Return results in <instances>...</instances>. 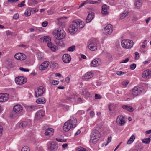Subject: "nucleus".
Instances as JSON below:
<instances>
[{
    "label": "nucleus",
    "instance_id": "1",
    "mask_svg": "<svg viewBox=\"0 0 151 151\" xmlns=\"http://www.w3.org/2000/svg\"><path fill=\"white\" fill-rule=\"evenodd\" d=\"M77 120L74 117H72L65 122L63 127V130L65 131H68L70 129L75 128L77 125Z\"/></svg>",
    "mask_w": 151,
    "mask_h": 151
},
{
    "label": "nucleus",
    "instance_id": "2",
    "mask_svg": "<svg viewBox=\"0 0 151 151\" xmlns=\"http://www.w3.org/2000/svg\"><path fill=\"white\" fill-rule=\"evenodd\" d=\"M52 34L54 37L57 40L63 39L66 35V33L64 30L60 28L54 30Z\"/></svg>",
    "mask_w": 151,
    "mask_h": 151
},
{
    "label": "nucleus",
    "instance_id": "3",
    "mask_svg": "<svg viewBox=\"0 0 151 151\" xmlns=\"http://www.w3.org/2000/svg\"><path fill=\"white\" fill-rule=\"evenodd\" d=\"M100 137V134L97 130H93L91 134L90 141L95 144L98 141Z\"/></svg>",
    "mask_w": 151,
    "mask_h": 151
},
{
    "label": "nucleus",
    "instance_id": "4",
    "mask_svg": "<svg viewBox=\"0 0 151 151\" xmlns=\"http://www.w3.org/2000/svg\"><path fill=\"white\" fill-rule=\"evenodd\" d=\"M141 88L138 86H135L131 91L130 98V99H132L135 97L139 95L142 93Z\"/></svg>",
    "mask_w": 151,
    "mask_h": 151
},
{
    "label": "nucleus",
    "instance_id": "5",
    "mask_svg": "<svg viewBox=\"0 0 151 151\" xmlns=\"http://www.w3.org/2000/svg\"><path fill=\"white\" fill-rule=\"evenodd\" d=\"M98 41L95 39H90L88 42L89 49L92 51H95L97 49Z\"/></svg>",
    "mask_w": 151,
    "mask_h": 151
},
{
    "label": "nucleus",
    "instance_id": "6",
    "mask_svg": "<svg viewBox=\"0 0 151 151\" xmlns=\"http://www.w3.org/2000/svg\"><path fill=\"white\" fill-rule=\"evenodd\" d=\"M121 44L122 47L125 49L132 48L134 44L133 41L130 40H123L122 41Z\"/></svg>",
    "mask_w": 151,
    "mask_h": 151
},
{
    "label": "nucleus",
    "instance_id": "7",
    "mask_svg": "<svg viewBox=\"0 0 151 151\" xmlns=\"http://www.w3.org/2000/svg\"><path fill=\"white\" fill-rule=\"evenodd\" d=\"M22 110L23 107L21 105L19 104L15 105L13 107L14 112L13 113V117H16L22 111Z\"/></svg>",
    "mask_w": 151,
    "mask_h": 151
},
{
    "label": "nucleus",
    "instance_id": "8",
    "mask_svg": "<svg viewBox=\"0 0 151 151\" xmlns=\"http://www.w3.org/2000/svg\"><path fill=\"white\" fill-rule=\"evenodd\" d=\"M45 91V89L43 87H39L35 90V96L36 97L41 96L44 93Z\"/></svg>",
    "mask_w": 151,
    "mask_h": 151
},
{
    "label": "nucleus",
    "instance_id": "9",
    "mask_svg": "<svg viewBox=\"0 0 151 151\" xmlns=\"http://www.w3.org/2000/svg\"><path fill=\"white\" fill-rule=\"evenodd\" d=\"M58 147V145L56 142L52 144L50 142L48 143L47 145L48 151H55Z\"/></svg>",
    "mask_w": 151,
    "mask_h": 151
},
{
    "label": "nucleus",
    "instance_id": "10",
    "mask_svg": "<svg viewBox=\"0 0 151 151\" xmlns=\"http://www.w3.org/2000/svg\"><path fill=\"white\" fill-rule=\"evenodd\" d=\"M26 78L24 77L19 76L15 78L16 83L19 85L24 84L27 82Z\"/></svg>",
    "mask_w": 151,
    "mask_h": 151
},
{
    "label": "nucleus",
    "instance_id": "11",
    "mask_svg": "<svg viewBox=\"0 0 151 151\" xmlns=\"http://www.w3.org/2000/svg\"><path fill=\"white\" fill-rule=\"evenodd\" d=\"M78 27L73 22V24L70 25L68 29V32L73 34L75 33L78 31Z\"/></svg>",
    "mask_w": 151,
    "mask_h": 151
},
{
    "label": "nucleus",
    "instance_id": "12",
    "mask_svg": "<svg viewBox=\"0 0 151 151\" xmlns=\"http://www.w3.org/2000/svg\"><path fill=\"white\" fill-rule=\"evenodd\" d=\"M31 124L32 120L31 119H29L21 122L19 127L20 128H24L26 127H29Z\"/></svg>",
    "mask_w": 151,
    "mask_h": 151
},
{
    "label": "nucleus",
    "instance_id": "13",
    "mask_svg": "<svg viewBox=\"0 0 151 151\" xmlns=\"http://www.w3.org/2000/svg\"><path fill=\"white\" fill-rule=\"evenodd\" d=\"M14 57L17 60H23L26 59V56L24 54L19 53L16 54L15 55Z\"/></svg>",
    "mask_w": 151,
    "mask_h": 151
},
{
    "label": "nucleus",
    "instance_id": "14",
    "mask_svg": "<svg viewBox=\"0 0 151 151\" xmlns=\"http://www.w3.org/2000/svg\"><path fill=\"white\" fill-rule=\"evenodd\" d=\"M124 118L123 116H118L116 119V123L117 124L121 126L123 125L125 123L124 120Z\"/></svg>",
    "mask_w": 151,
    "mask_h": 151
},
{
    "label": "nucleus",
    "instance_id": "15",
    "mask_svg": "<svg viewBox=\"0 0 151 151\" xmlns=\"http://www.w3.org/2000/svg\"><path fill=\"white\" fill-rule=\"evenodd\" d=\"M45 115V112L43 110H40L38 111L35 114V118L36 120H39Z\"/></svg>",
    "mask_w": 151,
    "mask_h": 151
},
{
    "label": "nucleus",
    "instance_id": "16",
    "mask_svg": "<svg viewBox=\"0 0 151 151\" xmlns=\"http://www.w3.org/2000/svg\"><path fill=\"white\" fill-rule=\"evenodd\" d=\"M105 33L109 35L113 31L112 26L111 24H108L104 28Z\"/></svg>",
    "mask_w": 151,
    "mask_h": 151
},
{
    "label": "nucleus",
    "instance_id": "17",
    "mask_svg": "<svg viewBox=\"0 0 151 151\" xmlns=\"http://www.w3.org/2000/svg\"><path fill=\"white\" fill-rule=\"evenodd\" d=\"M54 132V129L51 128H48L47 129L45 132L44 134L46 136H52Z\"/></svg>",
    "mask_w": 151,
    "mask_h": 151
},
{
    "label": "nucleus",
    "instance_id": "18",
    "mask_svg": "<svg viewBox=\"0 0 151 151\" xmlns=\"http://www.w3.org/2000/svg\"><path fill=\"white\" fill-rule=\"evenodd\" d=\"M9 98V95L7 93L0 94V101L4 102L8 100Z\"/></svg>",
    "mask_w": 151,
    "mask_h": 151
},
{
    "label": "nucleus",
    "instance_id": "19",
    "mask_svg": "<svg viewBox=\"0 0 151 151\" xmlns=\"http://www.w3.org/2000/svg\"><path fill=\"white\" fill-rule=\"evenodd\" d=\"M49 63L48 61H44L39 67V69L44 70L46 69L48 66Z\"/></svg>",
    "mask_w": 151,
    "mask_h": 151
},
{
    "label": "nucleus",
    "instance_id": "20",
    "mask_svg": "<svg viewBox=\"0 0 151 151\" xmlns=\"http://www.w3.org/2000/svg\"><path fill=\"white\" fill-rule=\"evenodd\" d=\"M100 60L99 58H96L93 60L91 63V67H96L99 65L100 63L99 61Z\"/></svg>",
    "mask_w": 151,
    "mask_h": 151
},
{
    "label": "nucleus",
    "instance_id": "21",
    "mask_svg": "<svg viewBox=\"0 0 151 151\" xmlns=\"http://www.w3.org/2000/svg\"><path fill=\"white\" fill-rule=\"evenodd\" d=\"M40 41L41 42L42 41L44 42L47 44L51 42V38L49 36H44L40 38Z\"/></svg>",
    "mask_w": 151,
    "mask_h": 151
},
{
    "label": "nucleus",
    "instance_id": "22",
    "mask_svg": "<svg viewBox=\"0 0 151 151\" xmlns=\"http://www.w3.org/2000/svg\"><path fill=\"white\" fill-rule=\"evenodd\" d=\"M62 58L63 62L65 63H69L71 59L70 55L67 54H64Z\"/></svg>",
    "mask_w": 151,
    "mask_h": 151
},
{
    "label": "nucleus",
    "instance_id": "23",
    "mask_svg": "<svg viewBox=\"0 0 151 151\" xmlns=\"http://www.w3.org/2000/svg\"><path fill=\"white\" fill-rule=\"evenodd\" d=\"M94 17V13L92 12L89 13L87 17L86 21L87 23L90 22L93 19Z\"/></svg>",
    "mask_w": 151,
    "mask_h": 151
},
{
    "label": "nucleus",
    "instance_id": "24",
    "mask_svg": "<svg viewBox=\"0 0 151 151\" xmlns=\"http://www.w3.org/2000/svg\"><path fill=\"white\" fill-rule=\"evenodd\" d=\"M93 76V73L92 72H88L86 73L84 76L85 79L88 80L92 78Z\"/></svg>",
    "mask_w": 151,
    "mask_h": 151
},
{
    "label": "nucleus",
    "instance_id": "25",
    "mask_svg": "<svg viewBox=\"0 0 151 151\" xmlns=\"http://www.w3.org/2000/svg\"><path fill=\"white\" fill-rule=\"evenodd\" d=\"M74 23L78 27H79L80 28H83L84 26L83 22L80 20L74 22Z\"/></svg>",
    "mask_w": 151,
    "mask_h": 151
},
{
    "label": "nucleus",
    "instance_id": "26",
    "mask_svg": "<svg viewBox=\"0 0 151 151\" xmlns=\"http://www.w3.org/2000/svg\"><path fill=\"white\" fill-rule=\"evenodd\" d=\"M102 13L103 14L106 15L108 13V10L109 9V6L106 5H104L102 6Z\"/></svg>",
    "mask_w": 151,
    "mask_h": 151
},
{
    "label": "nucleus",
    "instance_id": "27",
    "mask_svg": "<svg viewBox=\"0 0 151 151\" xmlns=\"http://www.w3.org/2000/svg\"><path fill=\"white\" fill-rule=\"evenodd\" d=\"M151 74V71L149 70H145L142 74V76L144 78H147Z\"/></svg>",
    "mask_w": 151,
    "mask_h": 151
},
{
    "label": "nucleus",
    "instance_id": "28",
    "mask_svg": "<svg viewBox=\"0 0 151 151\" xmlns=\"http://www.w3.org/2000/svg\"><path fill=\"white\" fill-rule=\"evenodd\" d=\"M122 108L128 111L129 112H132L134 111L133 108L130 106L128 105H123L122 106Z\"/></svg>",
    "mask_w": 151,
    "mask_h": 151
},
{
    "label": "nucleus",
    "instance_id": "29",
    "mask_svg": "<svg viewBox=\"0 0 151 151\" xmlns=\"http://www.w3.org/2000/svg\"><path fill=\"white\" fill-rule=\"evenodd\" d=\"M46 102V99L44 97L38 98L36 100V103L39 104H43Z\"/></svg>",
    "mask_w": 151,
    "mask_h": 151
},
{
    "label": "nucleus",
    "instance_id": "30",
    "mask_svg": "<svg viewBox=\"0 0 151 151\" xmlns=\"http://www.w3.org/2000/svg\"><path fill=\"white\" fill-rule=\"evenodd\" d=\"M37 106L31 105L27 107V110L29 111H32L38 108Z\"/></svg>",
    "mask_w": 151,
    "mask_h": 151
},
{
    "label": "nucleus",
    "instance_id": "31",
    "mask_svg": "<svg viewBox=\"0 0 151 151\" xmlns=\"http://www.w3.org/2000/svg\"><path fill=\"white\" fill-rule=\"evenodd\" d=\"M47 45L48 47L50 48L52 51L55 52L56 51V49L55 46L51 42L47 44Z\"/></svg>",
    "mask_w": 151,
    "mask_h": 151
},
{
    "label": "nucleus",
    "instance_id": "32",
    "mask_svg": "<svg viewBox=\"0 0 151 151\" xmlns=\"http://www.w3.org/2000/svg\"><path fill=\"white\" fill-rule=\"evenodd\" d=\"M135 139V137L134 135H132L128 140L127 144H130L132 143Z\"/></svg>",
    "mask_w": 151,
    "mask_h": 151
},
{
    "label": "nucleus",
    "instance_id": "33",
    "mask_svg": "<svg viewBox=\"0 0 151 151\" xmlns=\"http://www.w3.org/2000/svg\"><path fill=\"white\" fill-rule=\"evenodd\" d=\"M56 39L55 41V43L58 46H63L64 45L63 42L62 41Z\"/></svg>",
    "mask_w": 151,
    "mask_h": 151
},
{
    "label": "nucleus",
    "instance_id": "34",
    "mask_svg": "<svg viewBox=\"0 0 151 151\" xmlns=\"http://www.w3.org/2000/svg\"><path fill=\"white\" fill-rule=\"evenodd\" d=\"M29 5L32 6H35L37 4V2L35 0H30L29 2Z\"/></svg>",
    "mask_w": 151,
    "mask_h": 151
},
{
    "label": "nucleus",
    "instance_id": "35",
    "mask_svg": "<svg viewBox=\"0 0 151 151\" xmlns=\"http://www.w3.org/2000/svg\"><path fill=\"white\" fill-rule=\"evenodd\" d=\"M128 14V13L127 12H124L120 14V19H124L127 15Z\"/></svg>",
    "mask_w": 151,
    "mask_h": 151
},
{
    "label": "nucleus",
    "instance_id": "36",
    "mask_svg": "<svg viewBox=\"0 0 151 151\" xmlns=\"http://www.w3.org/2000/svg\"><path fill=\"white\" fill-rule=\"evenodd\" d=\"M142 6L141 3L139 1H137L135 2V6L137 9H139Z\"/></svg>",
    "mask_w": 151,
    "mask_h": 151
},
{
    "label": "nucleus",
    "instance_id": "37",
    "mask_svg": "<svg viewBox=\"0 0 151 151\" xmlns=\"http://www.w3.org/2000/svg\"><path fill=\"white\" fill-rule=\"evenodd\" d=\"M101 2V0H98L97 1H94L92 0H89V3L90 4H100Z\"/></svg>",
    "mask_w": 151,
    "mask_h": 151
},
{
    "label": "nucleus",
    "instance_id": "38",
    "mask_svg": "<svg viewBox=\"0 0 151 151\" xmlns=\"http://www.w3.org/2000/svg\"><path fill=\"white\" fill-rule=\"evenodd\" d=\"M142 141L143 143L146 144H149L150 141V138H144L142 140Z\"/></svg>",
    "mask_w": 151,
    "mask_h": 151
},
{
    "label": "nucleus",
    "instance_id": "39",
    "mask_svg": "<svg viewBox=\"0 0 151 151\" xmlns=\"http://www.w3.org/2000/svg\"><path fill=\"white\" fill-rule=\"evenodd\" d=\"M31 10L30 9H27L26 10L24 14L27 16H29L31 14Z\"/></svg>",
    "mask_w": 151,
    "mask_h": 151
},
{
    "label": "nucleus",
    "instance_id": "40",
    "mask_svg": "<svg viewBox=\"0 0 151 151\" xmlns=\"http://www.w3.org/2000/svg\"><path fill=\"white\" fill-rule=\"evenodd\" d=\"M76 49V47L75 45H73L68 47L67 50L69 52H73Z\"/></svg>",
    "mask_w": 151,
    "mask_h": 151
},
{
    "label": "nucleus",
    "instance_id": "41",
    "mask_svg": "<svg viewBox=\"0 0 151 151\" xmlns=\"http://www.w3.org/2000/svg\"><path fill=\"white\" fill-rule=\"evenodd\" d=\"M21 151H30V149L27 146H24L22 148Z\"/></svg>",
    "mask_w": 151,
    "mask_h": 151
},
{
    "label": "nucleus",
    "instance_id": "42",
    "mask_svg": "<svg viewBox=\"0 0 151 151\" xmlns=\"http://www.w3.org/2000/svg\"><path fill=\"white\" fill-rule=\"evenodd\" d=\"M50 82L53 85H56L59 83V82L57 80H53L51 81Z\"/></svg>",
    "mask_w": 151,
    "mask_h": 151
},
{
    "label": "nucleus",
    "instance_id": "43",
    "mask_svg": "<svg viewBox=\"0 0 151 151\" xmlns=\"http://www.w3.org/2000/svg\"><path fill=\"white\" fill-rule=\"evenodd\" d=\"M76 150L78 151H86V149L81 147H79L76 148Z\"/></svg>",
    "mask_w": 151,
    "mask_h": 151
},
{
    "label": "nucleus",
    "instance_id": "44",
    "mask_svg": "<svg viewBox=\"0 0 151 151\" xmlns=\"http://www.w3.org/2000/svg\"><path fill=\"white\" fill-rule=\"evenodd\" d=\"M88 91L86 88H84L82 89L81 94L85 96Z\"/></svg>",
    "mask_w": 151,
    "mask_h": 151
},
{
    "label": "nucleus",
    "instance_id": "45",
    "mask_svg": "<svg viewBox=\"0 0 151 151\" xmlns=\"http://www.w3.org/2000/svg\"><path fill=\"white\" fill-rule=\"evenodd\" d=\"M57 24L58 25H59L60 26L63 25L64 24V21H58V22H57Z\"/></svg>",
    "mask_w": 151,
    "mask_h": 151
},
{
    "label": "nucleus",
    "instance_id": "46",
    "mask_svg": "<svg viewBox=\"0 0 151 151\" xmlns=\"http://www.w3.org/2000/svg\"><path fill=\"white\" fill-rule=\"evenodd\" d=\"M56 140L58 142H65L67 141L65 139H63L59 138H56Z\"/></svg>",
    "mask_w": 151,
    "mask_h": 151
},
{
    "label": "nucleus",
    "instance_id": "47",
    "mask_svg": "<svg viewBox=\"0 0 151 151\" xmlns=\"http://www.w3.org/2000/svg\"><path fill=\"white\" fill-rule=\"evenodd\" d=\"M136 64L134 63L132 64L131 65L130 68V69L132 70H133L135 69L136 67Z\"/></svg>",
    "mask_w": 151,
    "mask_h": 151
},
{
    "label": "nucleus",
    "instance_id": "48",
    "mask_svg": "<svg viewBox=\"0 0 151 151\" xmlns=\"http://www.w3.org/2000/svg\"><path fill=\"white\" fill-rule=\"evenodd\" d=\"M54 10L53 9H50L47 11V13L48 15H51L54 13Z\"/></svg>",
    "mask_w": 151,
    "mask_h": 151
},
{
    "label": "nucleus",
    "instance_id": "49",
    "mask_svg": "<svg viewBox=\"0 0 151 151\" xmlns=\"http://www.w3.org/2000/svg\"><path fill=\"white\" fill-rule=\"evenodd\" d=\"M19 17V14L18 13H16L13 16V19L15 20L17 19Z\"/></svg>",
    "mask_w": 151,
    "mask_h": 151
},
{
    "label": "nucleus",
    "instance_id": "50",
    "mask_svg": "<svg viewBox=\"0 0 151 151\" xmlns=\"http://www.w3.org/2000/svg\"><path fill=\"white\" fill-rule=\"evenodd\" d=\"M19 69L21 71L23 72H29V70L28 69H26L22 67H20Z\"/></svg>",
    "mask_w": 151,
    "mask_h": 151
},
{
    "label": "nucleus",
    "instance_id": "51",
    "mask_svg": "<svg viewBox=\"0 0 151 151\" xmlns=\"http://www.w3.org/2000/svg\"><path fill=\"white\" fill-rule=\"evenodd\" d=\"M129 83V81L127 80L125 81L122 82V84L123 86H126Z\"/></svg>",
    "mask_w": 151,
    "mask_h": 151
},
{
    "label": "nucleus",
    "instance_id": "52",
    "mask_svg": "<svg viewBox=\"0 0 151 151\" xmlns=\"http://www.w3.org/2000/svg\"><path fill=\"white\" fill-rule=\"evenodd\" d=\"M67 18L66 17H62L57 19V21H64V20Z\"/></svg>",
    "mask_w": 151,
    "mask_h": 151
},
{
    "label": "nucleus",
    "instance_id": "53",
    "mask_svg": "<svg viewBox=\"0 0 151 151\" xmlns=\"http://www.w3.org/2000/svg\"><path fill=\"white\" fill-rule=\"evenodd\" d=\"M125 73V72H122V71H118L116 72V74L120 76L121 75H123Z\"/></svg>",
    "mask_w": 151,
    "mask_h": 151
},
{
    "label": "nucleus",
    "instance_id": "54",
    "mask_svg": "<svg viewBox=\"0 0 151 151\" xmlns=\"http://www.w3.org/2000/svg\"><path fill=\"white\" fill-rule=\"evenodd\" d=\"M95 97L96 99H98L101 98V97L100 95L96 94L95 96Z\"/></svg>",
    "mask_w": 151,
    "mask_h": 151
},
{
    "label": "nucleus",
    "instance_id": "55",
    "mask_svg": "<svg viewBox=\"0 0 151 151\" xmlns=\"http://www.w3.org/2000/svg\"><path fill=\"white\" fill-rule=\"evenodd\" d=\"M48 22L47 21H44L42 23V25L43 27H46L48 24Z\"/></svg>",
    "mask_w": 151,
    "mask_h": 151
},
{
    "label": "nucleus",
    "instance_id": "56",
    "mask_svg": "<svg viewBox=\"0 0 151 151\" xmlns=\"http://www.w3.org/2000/svg\"><path fill=\"white\" fill-rule=\"evenodd\" d=\"M24 1H22L20 4H19L18 6L19 7H22L24 6Z\"/></svg>",
    "mask_w": 151,
    "mask_h": 151
},
{
    "label": "nucleus",
    "instance_id": "57",
    "mask_svg": "<svg viewBox=\"0 0 151 151\" xmlns=\"http://www.w3.org/2000/svg\"><path fill=\"white\" fill-rule=\"evenodd\" d=\"M129 58H127L125 60H122L120 63H127L129 60Z\"/></svg>",
    "mask_w": 151,
    "mask_h": 151
},
{
    "label": "nucleus",
    "instance_id": "58",
    "mask_svg": "<svg viewBox=\"0 0 151 151\" xmlns=\"http://www.w3.org/2000/svg\"><path fill=\"white\" fill-rule=\"evenodd\" d=\"M85 96H86L88 97H90L92 96V94L91 93L88 91Z\"/></svg>",
    "mask_w": 151,
    "mask_h": 151
},
{
    "label": "nucleus",
    "instance_id": "59",
    "mask_svg": "<svg viewBox=\"0 0 151 151\" xmlns=\"http://www.w3.org/2000/svg\"><path fill=\"white\" fill-rule=\"evenodd\" d=\"M90 115L91 117H93L95 115L94 112L93 111H91L90 112Z\"/></svg>",
    "mask_w": 151,
    "mask_h": 151
},
{
    "label": "nucleus",
    "instance_id": "60",
    "mask_svg": "<svg viewBox=\"0 0 151 151\" xmlns=\"http://www.w3.org/2000/svg\"><path fill=\"white\" fill-rule=\"evenodd\" d=\"M3 127L2 126L0 125V136H1L2 134Z\"/></svg>",
    "mask_w": 151,
    "mask_h": 151
},
{
    "label": "nucleus",
    "instance_id": "61",
    "mask_svg": "<svg viewBox=\"0 0 151 151\" xmlns=\"http://www.w3.org/2000/svg\"><path fill=\"white\" fill-rule=\"evenodd\" d=\"M68 146V144L66 143L63 144L62 146V147L64 149H65Z\"/></svg>",
    "mask_w": 151,
    "mask_h": 151
},
{
    "label": "nucleus",
    "instance_id": "62",
    "mask_svg": "<svg viewBox=\"0 0 151 151\" xmlns=\"http://www.w3.org/2000/svg\"><path fill=\"white\" fill-rule=\"evenodd\" d=\"M111 140V137H108L107 138V143H109L110 142Z\"/></svg>",
    "mask_w": 151,
    "mask_h": 151
},
{
    "label": "nucleus",
    "instance_id": "63",
    "mask_svg": "<svg viewBox=\"0 0 151 151\" xmlns=\"http://www.w3.org/2000/svg\"><path fill=\"white\" fill-rule=\"evenodd\" d=\"M135 57L137 59H138L139 57V54L138 53L136 52L135 53Z\"/></svg>",
    "mask_w": 151,
    "mask_h": 151
},
{
    "label": "nucleus",
    "instance_id": "64",
    "mask_svg": "<svg viewBox=\"0 0 151 151\" xmlns=\"http://www.w3.org/2000/svg\"><path fill=\"white\" fill-rule=\"evenodd\" d=\"M70 80V78L69 77H67L66 78L65 81L66 82L68 83L69 82Z\"/></svg>",
    "mask_w": 151,
    "mask_h": 151
}]
</instances>
